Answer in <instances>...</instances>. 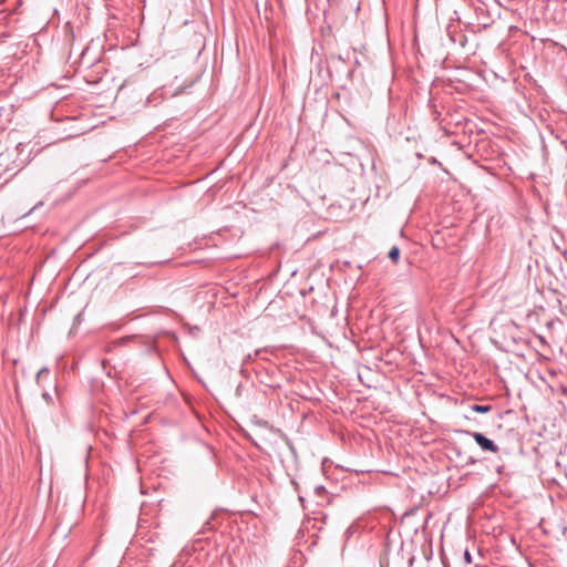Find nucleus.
Wrapping results in <instances>:
<instances>
[{
    "instance_id": "nucleus-1",
    "label": "nucleus",
    "mask_w": 567,
    "mask_h": 567,
    "mask_svg": "<svg viewBox=\"0 0 567 567\" xmlns=\"http://www.w3.org/2000/svg\"><path fill=\"white\" fill-rule=\"evenodd\" d=\"M468 6L474 9L480 24L486 28L493 22L486 3L481 0H470Z\"/></svg>"
},
{
    "instance_id": "nucleus-2",
    "label": "nucleus",
    "mask_w": 567,
    "mask_h": 567,
    "mask_svg": "<svg viewBox=\"0 0 567 567\" xmlns=\"http://www.w3.org/2000/svg\"><path fill=\"white\" fill-rule=\"evenodd\" d=\"M472 435H473V439L475 440V442L477 443V445H480L482 447V450L488 451L492 453L498 452V446L492 440L486 437L484 434L474 432Z\"/></svg>"
},
{
    "instance_id": "nucleus-3",
    "label": "nucleus",
    "mask_w": 567,
    "mask_h": 567,
    "mask_svg": "<svg viewBox=\"0 0 567 567\" xmlns=\"http://www.w3.org/2000/svg\"><path fill=\"white\" fill-rule=\"evenodd\" d=\"M382 567H404V557L400 553H395L393 556L386 553L380 560Z\"/></svg>"
},
{
    "instance_id": "nucleus-4",
    "label": "nucleus",
    "mask_w": 567,
    "mask_h": 567,
    "mask_svg": "<svg viewBox=\"0 0 567 567\" xmlns=\"http://www.w3.org/2000/svg\"><path fill=\"white\" fill-rule=\"evenodd\" d=\"M30 158L28 156H25L24 158H16L12 161V164L13 166H7L4 168V172H10V171H14L13 174L10 175V177H13L18 172H20L21 169H23L25 167V165L29 163Z\"/></svg>"
},
{
    "instance_id": "nucleus-5",
    "label": "nucleus",
    "mask_w": 567,
    "mask_h": 567,
    "mask_svg": "<svg viewBox=\"0 0 567 567\" xmlns=\"http://www.w3.org/2000/svg\"><path fill=\"white\" fill-rule=\"evenodd\" d=\"M400 254H401L400 248H399L398 246H393V247L389 250V252H388V257H389L392 261L398 262V261H399V259H400Z\"/></svg>"
},
{
    "instance_id": "nucleus-6",
    "label": "nucleus",
    "mask_w": 567,
    "mask_h": 567,
    "mask_svg": "<svg viewBox=\"0 0 567 567\" xmlns=\"http://www.w3.org/2000/svg\"><path fill=\"white\" fill-rule=\"evenodd\" d=\"M379 360L384 365V367H382L384 369V372H392L393 371V364L394 363L391 360L383 361L382 357H379Z\"/></svg>"
},
{
    "instance_id": "nucleus-7",
    "label": "nucleus",
    "mask_w": 567,
    "mask_h": 567,
    "mask_svg": "<svg viewBox=\"0 0 567 567\" xmlns=\"http://www.w3.org/2000/svg\"><path fill=\"white\" fill-rule=\"evenodd\" d=\"M472 410L475 411V412H478V413H486L491 410V406L489 405H478V404H474L472 406Z\"/></svg>"
},
{
    "instance_id": "nucleus-8",
    "label": "nucleus",
    "mask_w": 567,
    "mask_h": 567,
    "mask_svg": "<svg viewBox=\"0 0 567 567\" xmlns=\"http://www.w3.org/2000/svg\"><path fill=\"white\" fill-rule=\"evenodd\" d=\"M28 148V145L27 144H22V143H19L17 145V148L16 151L18 152V156L21 155L22 153H24V151Z\"/></svg>"
},
{
    "instance_id": "nucleus-9",
    "label": "nucleus",
    "mask_w": 567,
    "mask_h": 567,
    "mask_svg": "<svg viewBox=\"0 0 567 567\" xmlns=\"http://www.w3.org/2000/svg\"><path fill=\"white\" fill-rule=\"evenodd\" d=\"M464 560L467 565L472 564V555L467 549L464 551Z\"/></svg>"
},
{
    "instance_id": "nucleus-10",
    "label": "nucleus",
    "mask_w": 567,
    "mask_h": 567,
    "mask_svg": "<svg viewBox=\"0 0 567 567\" xmlns=\"http://www.w3.org/2000/svg\"><path fill=\"white\" fill-rule=\"evenodd\" d=\"M42 205H43V203H42V202H39L37 205H34V206H33V207H32V208H31V209L25 214V216H27V215H29V214H31L34 209H37L39 206H42Z\"/></svg>"
},
{
    "instance_id": "nucleus-11",
    "label": "nucleus",
    "mask_w": 567,
    "mask_h": 567,
    "mask_svg": "<svg viewBox=\"0 0 567 567\" xmlns=\"http://www.w3.org/2000/svg\"><path fill=\"white\" fill-rule=\"evenodd\" d=\"M7 161H8L7 157H4L3 155H0V166H2L3 162H7Z\"/></svg>"
},
{
    "instance_id": "nucleus-12",
    "label": "nucleus",
    "mask_w": 567,
    "mask_h": 567,
    "mask_svg": "<svg viewBox=\"0 0 567 567\" xmlns=\"http://www.w3.org/2000/svg\"><path fill=\"white\" fill-rule=\"evenodd\" d=\"M156 99V93H154L151 97L147 99L148 103H152L153 100Z\"/></svg>"
},
{
    "instance_id": "nucleus-13",
    "label": "nucleus",
    "mask_w": 567,
    "mask_h": 567,
    "mask_svg": "<svg viewBox=\"0 0 567 567\" xmlns=\"http://www.w3.org/2000/svg\"><path fill=\"white\" fill-rule=\"evenodd\" d=\"M44 372H48V370H47V369H44V368H43V369H41V370H39V372H38V377H40V375H41L42 373H44Z\"/></svg>"
},
{
    "instance_id": "nucleus-14",
    "label": "nucleus",
    "mask_w": 567,
    "mask_h": 567,
    "mask_svg": "<svg viewBox=\"0 0 567 567\" xmlns=\"http://www.w3.org/2000/svg\"><path fill=\"white\" fill-rule=\"evenodd\" d=\"M101 364L103 365V368H104V369L106 368V367H105V360H102V361H101Z\"/></svg>"
},
{
    "instance_id": "nucleus-15",
    "label": "nucleus",
    "mask_w": 567,
    "mask_h": 567,
    "mask_svg": "<svg viewBox=\"0 0 567 567\" xmlns=\"http://www.w3.org/2000/svg\"><path fill=\"white\" fill-rule=\"evenodd\" d=\"M181 92H182V90L176 91V92H174V93H173V95H177V94H178V93H181Z\"/></svg>"
},
{
    "instance_id": "nucleus-16",
    "label": "nucleus",
    "mask_w": 567,
    "mask_h": 567,
    "mask_svg": "<svg viewBox=\"0 0 567 567\" xmlns=\"http://www.w3.org/2000/svg\"><path fill=\"white\" fill-rule=\"evenodd\" d=\"M337 59H338V61L343 62V59L340 55Z\"/></svg>"
}]
</instances>
